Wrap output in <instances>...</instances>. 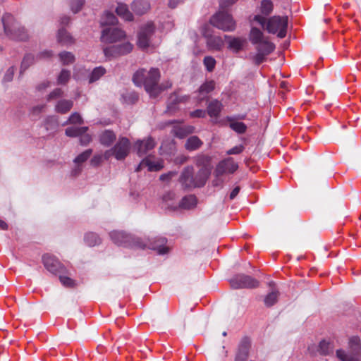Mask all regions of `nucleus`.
<instances>
[{
	"mask_svg": "<svg viewBox=\"0 0 361 361\" xmlns=\"http://www.w3.org/2000/svg\"><path fill=\"white\" fill-rule=\"evenodd\" d=\"M111 240L118 245L133 246L138 248H148L156 250L159 255H165L169 252V247L165 245L166 239L159 238L154 241L149 239L142 240L135 238L123 231H113L109 233Z\"/></svg>",
	"mask_w": 361,
	"mask_h": 361,
	"instance_id": "f257e3e1",
	"label": "nucleus"
},
{
	"mask_svg": "<svg viewBox=\"0 0 361 361\" xmlns=\"http://www.w3.org/2000/svg\"><path fill=\"white\" fill-rule=\"evenodd\" d=\"M160 71L158 68H152L149 71L144 68L137 71L133 81L137 87L144 86L145 91L151 98H157L163 91V87L159 85Z\"/></svg>",
	"mask_w": 361,
	"mask_h": 361,
	"instance_id": "f03ea898",
	"label": "nucleus"
},
{
	"mask_svg": "<svg viewBox=\"0 0 361 361\" xmlns=\"http://www.w3.org/2000/svg\"><path fill=\"white\" fill-rule=\"evenodd\" d=\"M250 42L255 45L256 53L250 54V59L255 65H259L276 48L274 43L265 37L264 33L257 27H252L249 35Z\"/></svg>",
	"mask_w": 361,
	"mask_h": 361,
	"instance_id": "7ed1b4c3",
	"label": "nucleus"
},
{
	"mask_svg": "<svg viewBox=\"0 0 361 361\" xmlns=\"http://www.w3.org/2000/svg\"><path fill=\"white\" fill-rule=\"evenodd\" d=\"M116 137H100L102 145L109 147L114 145L113 147L105 151L104 158L105 160L109 159L114 157L116 160L121 161L125 159L130 153L131 144L126 137H120L118 140Z\"/></svg>",
	"mask_w": 361,
	"mask_h": 361,
	"instance_id": "20e7f679",
	"label": "nucleus"
},
{
	"mask_svg": "<svg viewBox=\"0 0 361 361\" xmlns=\"http://www.w3.org/2000/svg\"><path fill=\"white\" fill-rule=\"evenodd\" d=\"M4 32L10 39L18 41H25L28 39L25 28L21 26L11 14L6 13L2 17Z\"/></svg>",
	"mask_w": 361,
	"mask_h": 361,
	"instance_id": "39448f33",
	"label": "nucleus"
},
{
	"mask_svg": "<svg viewBox=\"0 0 361 361\" xmlns=\"http://www.w3.org/2000/svg\"><path fill=\"white\" fill-rule=\"evenodd\" d=\"M207 180V173L204 169L199 171L195 177L193 176L192 167L188 166L182 172L180 181L185 188L202 187Z\"/></svg>",
	"mask_w": 361,
	"mask_h": 361,
	"instance_id": "423d86ee",
	"label": "nucleus"
},
{
	"mask_svg": "<svg viewBox=\"0 0 361 361\" xmlns=\"http://www.w3.org/2000/svg\"><path fill=\"white\" fill-rule=\"evenodd\" d=\"M209 23L214 27L224 32H233L236 23L232 16L227 12L219 11L210 18Z\"/></svg>",
	"mask_w": 361,
	"mask_h": 361,
	"instance_id": "0eeeda50",
	"label": "nucleus"
},
{
	"mask_svg": "<svg viewBox=\"0 0 361 361\" xmlns=\"http://www.w3.org/2000/svg\"><path fill=\"white\" fill-rule=\"evenodd\" d=\"M238 169V164L233 158L227 157L218 163L214 170V175L216 179L214 180V185L219 186L222 180L220 177L224 175L232 174Z\"/></svg>",
	"mask_w": 361,
	"mask_h": 361,
	"instance_id": "6e6552de",
	"label": "nucleus"
},
{
	"mask_svg": "<svg viewBox=\"0 0 361 361\" xmlns=\"http://www.w3.org/2000/svg\"><path fill=\"white\" fill-rule=\"evenodd\" d=\"M288 27V17L274 16L269 18L267 23L266 30L269 33L276 34L279 38H284Z\"/></svg>",
	"mask_w": 361,
	"mask_h": 361,
	"instance_id": "1a4fd4ad",
	"label": "nucleus"
},
{
	"mask_svg": "<svg viewBox=\"0 0 361 361\" xmlns=\"http://www.w3.org/2000/svg\"><path fill=\"white\" fill-rule=\"evenodd\" d=\"M202 35L209 51H221L224 47V39L220 36L215 35L207 26L202 27Z\"/></svg>",
	"mask_w": 361,
	"mask_h": 361,
	"instance_id": "9d476101",
	"label": "nucleus"
},
{
	"mask_svg": "<svg viewBox=\"0 0 361 361\" xmlns=\"http://www.w3.org/2000/svg\"><path fill=\"white\" fill-rule=\"evenodd\" d=\"M233 288H254L259 286V281L245 274H238L230 280Z\"/></svg>",
	"mask_w": 361,
	"mask_h": 361,
	"instance_id": "9b49d317",
	"label": "nucleus"
},
{
	"mask_svg": "<svg viewBox=\"0 0 361 361\" xmlns=\"http://www.w3.org/2000/svg\"><path fill=\"white\" fill-rule=\"evenodd\" d=\"M133 47L130 42H125L107 47L103 51L106 58L114 59L129 54L133 50Z\"/></svg>",
	"mask_w": 361,
	"mask_h": 361,
	"instance_id": "f8f14e48",
	"label": "nucleus"
},
{
	"mask_svg": "<svg viewBox=\"0 0 361 361\" xmlns=\"http://www.w3.org/2000/svg\"><path fill=\"white\" fill-rule=\"evenodd\" d=\"M126 33L116 27L105 28L102 32L101 40L105 43H114L126 37Z\"/></svg>",
	"mask_w": 361,
	"mask_h": 361,
	"instance_id": "ddd939ff",
	"label": "nucleus"
},
{
	"mask_svg": "<svg viewBox=\"0 0 361 361\" xmlns=\"http://www.w3.org/2000/svg\"><path fill=\"white\" fill-rule=\"evenodd\" d=\"M42 263L46 269L54 274H63L66 272L64 266L52 255L46 254L42 257Z\"/></svg>",
	"mask_w": 361,
	"mask_h": 361,
	"instance_id": "4468645a",
	"label": "nucleus"
},
{
	"mask_svg": "<svg viewBox=\"0 0 361 361\" xmlns=\"http://www.w3.org/2000/svg\"><path fill=\"white\" fill-rule=\"evenodd\" d=\"M154 30L155 27L152 23H149L141 28L138 34V45L140 47L147 48L149 46Z\"/></svg>",
	"mask_w": 361,
	"mask_h": 361,
	"instance_id": "2eb2a0df",
	"label": "nucleus"
},
{
	"mask_svg": "<svg viewBox=\"0 0 361 361\" xmlns=\"http://www.w3.org/2000/svg\"><path fill=\"white\" fill-rule=\"evenodd\" d=\"M155 146V142L152 137H148L142 140H137L135 143L134 148L139 157L146 154L149 150Z\"/></svg>",
	"mask_w": 361,
	"mask_h": 361,
	"instance_id": "dca6fc26",
	"label": "nucleus"
},
{
	"mask_svg": "<svg viewBox=\"0 0 361 361\" xmlns=\"http://www.w3.org/2000/svg\"><path fill=\"white\" fill-rule=\"evenodd\" d=\"M144 167H147L149 171H157L164 167L163 161L153 160L151 157L143 159L136 168V171H140Z\"/></svg>",
	"mask_w": 361,
	"mask_h": 361,
	"instance_id": "f3484780",
	"label": "nucleus"
},
{
	"mask_svg": "<svg viewBox=\"0 0 361 361\" xmlns=\"http://www.w3.org/2000/svg\"><path fill=\"white\" fill-rule=\"evenodd\" d=\"M171 128V132L173 135H188L195 133V128L191 126L185 125L183 123H172L170 126Z\"/></svg>",
	"mask_w": 361,
	"mask_h": 361,
	"instance_id": "a211bd4d",
	"label": "nucleus"
},
{
	"mask_svg": "<svg viewBox=\"0 0 361 361\" xmlns=\"http://www.w3.org/2000/svg\"><path fill=\"white\" fill-rule=\"evenodd\" d=\"M250 348V340L247 338H243L238 345L235 361H246L248 357Z\"/></svg>",
	"mask_w": 361,
	"mask_h": 361,
	"instance_id": "6ab92c4d",
	"label": "nucleus"
},
{
	"mask_svg": "<svg viewBox=\"0 0 361 361\" xmlns=\"http://www.w3.org/2000/svg\"><path fill=\"white\" fill-rule=\"evenodd\" d=\"M224 37L228 40V48L235 53L241 50L246 44L244 37H234L230 35H225Z\"/></svg>",
	"mask_w": 361,
	"mask_h": 361,
	"instance_id": "aec40b11",
	"label": "nucleus"
},
{
	"mask_svg": "<svg viewBox=\"0 0 361 361\" xmlns=\"http://www.w3.org/2000/svg\"><path fill=\"white\" fill-rule=\"evenodd\" d=\"M150 8V4L147 0H135L132 4V9L137 15H143Z\"/></svg>",
	"mask_w": 361,
	"mask_h": 361,
	"instance_id": "412c9836",
	"label": "nucleus"
},
{
	"mask_svg": "<svg viewBox=\"0 0 361 361\" xmlns=\"http://www.w3.org/2000/svg\"><path fill=\"white\" fill-rule=\"evenodd\" d=\"M222 104L217 99L211 101L207 106V114L212 118H217L222 109Z\"/></svg>",
	"mask_w": 361,
	"mask_h": 361,
	"instance_id": "4be33fe9",
	"label": "nucleus"
},
{
	"mask_svg": "<svg viewBox=\"0 0 361 361\" xmlns=\"http://www.w3.org/2000/svg\"><path fill=\"white\" fill-rule=\"evenodd\" d=\"M56 37L58 42L64 46L71 45L74 42L73 37L64 28L58 30Z\"/></svg>",
	"mask_w": 361,
	"mask_h": 361,
	"instance_id": "5701e85b",
	"label": "nucleus"
},
{
	"mask_svg": "<svg viewBox=\"0 0 361 361\" xmlns=\"http://www.w3.org/2000/svg\"><path fill=\"white\" fill-rule=\"evenodd\" d=\"M229 127L238 134L244 133L246 131L247 126L243 122L238 121L235 117H228Z\"/></svg>",
	"mask_w": 361,
	"mask_h": 361,
	"instance_id": "b1692460",
	"label": "nucleus"
},
{
	"mask_svg": "<svg viewBox=\"0 0 361 361\" xmlns=\"http://www.w3.org/2000/svg\"><path fill=\"white\" fill-rule=\"evenodd\" d=\"M197 204V200L196 197L190 195L182 198L181 201L178 205V208L180 207L184 209H192L196 207Z\"/></svg>",
	"mask_w": 361,
	"mask_h": 361,
	"instance_id": "393cba45",
	"label": "nucleus"
},
{
	"mask_svg": "<svg viewBox=\"0 0 361 361\" xmlns=\"http://www.w3.org/2000/svg\"><path fill=\"white\" fill-rule=\"evenodd\" d=\"M116 12L118 16L123 18L125 20L131 21L133 19L132 13L128 10V6L125 4H118Z\"/></svg>",
	"mask_w": 361,
	"mask_h": 361,
	"instance_id": "a878e982",
	"label": "nucleus"
},
{
	"mask_svg": "<svg viewBox=\"0 0 361 361\" xmlns=\"http://www.w3.org/2000/svg\"><path fill=\"white\" fill-rule=\"evenodd\" d=\"M73 106V102L70 99H61L56 106L55 111L59 114H66L68 112Z\"/></svg>",
	"mask_w": 361,
	"mask_h": 361,
	"instance_id": "bb28decb",
	"label": "nucleus"
},
{
	"mask_svg": "<svg viewBox=\"0 0 361 361\" xmlns=\"http://www.w3.org/2000/svg\"><path fill=\"white\" fill-rule=\"evenodd\" d=\"M214 87L215 83L213 80L203 83L198 90L199 100H203L209 92L214 90Z\"/></svg>",
	"mask_w": 361,
	"mask_h": 361,
	"instance_id": "cd10ccee",
	"label": "nucleus"
},
{
	"mask_svg": "<svg viewBox=\"0 0 361 361\" xmlns=\"http://www.w3.org/2000/svg\"><path fill=\"white\" fill-rule=\"evenodd\" d=\"M279 295V292L276 289H273L271 291L268 293L264 298V303L265 306L269 307L274 305L278 301Z\"/></svg>",
	"mask_w": 361,
	"mask_h": 361,
	"instance_id": "c85d7f7f",
	"label": "nucleus"
},
{
	"mask_svg": "<svg viewBox=\"0 0 361 361\" xmlns=\"http://www.w3.org/2000/svg\"><path fill=\"white\" fill-rule=\"evenodd\" d=\"M176 195L173 192H169L166 193L163 197V201L166 204V207L171 210H176L178 209V205L173 201L175 199Z\"/></svg>",
	"mask_w": 361,
	"mask_h": 361,
	"instance_id": "c756f323",
	"label": "nucleus"
},
{
	"mask_svg": "<svg viewBox=\"0 0 361 361\" xmlns=\"http://www.w3.org/2000/svg\"><path fill=\"white\" fill-rule=\"evenodd\" d=\"M106 73V70L102 66L96 67L93 69L89 76V83H92L98 80Z\"/></svg>",
	"mask_w": 361,
	"mask_h": 361,
	"instance_id": "7c9ffc66",
	"label": "nucleus"
},
{
	"mask_svg": "<svg viewBox=\"0 0 361 361\" xmlns=\"http://www.w3.org/2000/svg\"><path fill=\"white\" fill-rule=\"evenodd\" d=\"M84 240L86 244L89 246H95L101 243V238L99 235L92 232L86 233Z\"/></svg>",
	"mask_w": 361,
	"mask_h": 361,
	"instance_id": "2f4dec72",
	"label": "nucleus"
},
{
	"mask_svg": "<svg viewBox=\"0 0 361 361\" xmlns=\"http://www.w3.org/2000/svg\"><path fill=\"white\" fill-rule=\"evenodd\" d=\"M122 102L126 104H133L138 100V95L135 92H126L121 95Z\"/></svg>",
	"mask_w": 361,
	"mask_h": 361,
	"instance_id": "473e14b6",
	"label": "nucleus"
},
{
	"mask_svg": "<svg viewBox=\"0 0 361 361\" xmlns=\"http://www.w3.org/2000/svg\"><path fill=\"white\" fill-rule=\"evenodd\" d=\"M35 62V56L31 54L25 55L20 65V73L23 74Z\"/></svg>",
	"mask_w": 361,
	"mask_h": 361,
	"instance_id": "72a5a7b5",
	"label": "nucleus"
},
{
	"mask_svg": "<svg viewBox=\"0 0 361 361\" xmlns=\"http://www.w3.org/2000/svg\"><path fill=\"white\" fill-rule=\"evenodd\" d=\"M117 22V18L115 15L109 11H106L103 16L101 18V25H114Z\"/></svg>",
	"mask_w": 361,
	"mask_h": 361,
	"instance_id": "f704fd0d",
	"label": "nucleus"
},
{
	"mask_svg": "<svg viewBox=\"0 0 361 361\" xmlns=\"http://www.w3.org/2000/svg\"><path fill=\"white\" fill-rule=\"evenodd\" d=\"M336 357L341 361H360L357 356L348 354L341 349L336 350Z\"/></svg>",
	"mask_w": 361,
	"mask_h": 361,
	"instance_id": "c9c22d12",
	"label": "nucleus"
},
{
	"mask_svg": "<svg viewBox=\"0 0 361 361\" xmlns=\"http://www.w3.org/2000/svg\"><path fill=\"white\" fill-rule=\"evenodd\" d=\"M202 142L198 137H189L188 139L185 147L189 150H195L198 149Z\"/></svg>",
	"mask_w": 361,
	"mask_h": 361,
	"instance_id": "e433bc0d",
	"label": "nucleus"
},
{
	"mask_svg": "<svg viewBox=\"0 0 361 361\" xmlns=\"http://www.w3.org/2000/svg\"><path fill=\"white\" fill-rule=\"evenodd\" d=\"M87 127L73 126L66 130V135H83L87 130Z\"/></svg>",
	"mask_w": 361,
	"mask_h": 361,
	"instance_id": "4c0bfd02",
	"label": "nucleus"
},
{
	"mask_svg": "<svg viewBox=\"0 0 361 361\" xmlns=\"http://www.w3.org/2000/svg\"><path fill=\"white\" fill-rule=\"evenodd\" d=\"M59 58L63 65L73 63L75 61L74 55L69 51H62L59 54Z\"/></svg>",
	"mask_w": 361,
	"mask_h": 361,
	"instance_id": "58836bf2",
	"label": "nucleus"
},
{
	"mask_svg": "<svg viewBox=\"0 0 361 361\" xmlns=\"http://www.w3.org/2000/svg\"><path fill=\"white\" fill-rule=\"evenodd\" d=\"M179 104L178 95L176 93L172 94L169 98V102L167 105V111L173 112L176 110V105Z\"/></svg>",
	"mask_w": 361,
	"mask_h": 361,
	"instance_id": "ea45409f",
	"label": "nucleus"
},
{
	"mask_svg": "<svg viewBox=\"0 0 361 361\" xmlns=\"http://www.w3.org/2000/svg\"><path fill=\"white\" fill-rule=\"evenodd\" d=\"M92 153V150L91 149H88L85 152H82L79 155H78L73 160L75 164H81L83 162L86 161Z\"/></svg>",
	"mask_w": 361,
	"mask_h": 361,
	"instance_id": "a19ab883",
	"label": "nucleus"
},
{
	"mask_svg": "<svg viewBox=\"0 0 361 361\" xmlns=\"http://www.w3.org/2000/svg\"><path fill=\"white\" fill-rule=\"evenodd\" d=\"M319 350L322 355H329L333 351V345L329 342L322 341L319 345Z\"/></svg>",
	"mask_w": 361,
	"mask_h": 361,
	"instance_id": "79ce46f5",
	"label": "nucleus"
},
{
	"mask_svg": "<svg viewBox=\"0 0 361 361\" xmlns=\"http://www.w3.org/2000/svg\"><path fill=\"white\" fill-rule=\"evenodd\" d=\"M273 10V4L270 0H263L261 3V12L265 15H269Z\"/></svg>",
	"mask_w": 361,
	"mask_h": 361,
	"instance_id": "37998d69",
	"label": "nucleus"
},
{
	"mask_svg": "<svg viewBox=\"0 0 361 361\" xmlns=\"http://www.w3.org/2000/svg\"><path fill=\"white\" fill-rule=\"evenodd\" d=\"M71 77V72L68 70L63 69L57 78L59 84H66Z\"/></svg>",
	"mask_w": 361,
	"mask_h": 361,
	"instance_id": "c03bdc74",
	"label": "nucleus"
},
{
	"mask_svg": "<svg viewBox=\"0 0 361 361\" xmlns=\"http://www.w3.org/2000/svg\"><path fill=\"white\" fill-rule=\"evenodd\" d=\"M15 71H16V67L14 66L9 67L6 70V71L3 77L2 82H9L12 81Z\"/></svg>",
	"mask_w": 361,
	"mask_h": 361,
	"instance_id": "a18cd8bd",
	"label": "nucleus"
},
{
	"mask_svg": "<svg viewBox=\"0 0 361 361\" xmlns=\"http://www.w3.org/2000/svg\"><path fill=\"white\" fill-rule=\"evenodd\" d=\"M203 62L208 71L211 72L214 70L216 65V61L212 56H205Z\"/></svg>",
	"mask_w": 361,
	"mask_h": 361,
	"instance_id": "49530a36",
	"label": "nucleus"
},
{
	"mask_svg": "<svg viewBox=\"0 0 361 361\" xmlns=\"http://www.w3.org/2000/svg\"><path fill=\"white\" fill-rule=\"evenodd\" d=\"M63 92L61 88H56L48 94L47 100L51 101L52 99L60 98L63 96Z\"/></svg>",
	"mask_w": 361,
	"mask_h": 361,
	"instance_id": "de8ad7c7",
	"label": "nucleus"
},
{
	"mask_svg": "<svg viewBox=\"0 0 361 361\" xmlns=\"http://www.w3.org/2000/svg\"><path fill=\"white\" fill-rule=\"evenodd\" d=\"M85 3V0H71V8L73 13H78Z\"/></svg>",
	"mask_w": 361,
	"mask_h": 361,
	"instance_id": "09e8293b",
	"label": "nucleus"
},
{
	"mask_svg": "<svg viewBox=\"0 0 361 361\" xmlns=\"http://www.w3.org/2000/svg\"><path fill=\"white\" fill-rule=\"evenodd\" d=\"M360 345V339L358 336H352L349 339V346L353 350H357Z\"/></svg>",
	"mask_w": 361,
	"mask_h": 361,
	"instance_id": "8fccbe9b",
	"label": "nucleus"
},
{
	"mask_svg": "<svg viewBox=\"0 0 361 361\" xmlns=\"http://www.w3.org/2000/svg\"><path fill=\"white\" fill-rule=\"evenodd\" d=\"M73 123V124H77V123L80 124V123H82V118L79 113L74 112L69 116L68 120L66 121V123Z\"/></svg>",
	"mask_w": 361,
	"mask_h": 361,
	"instance_id": "3c124183",
	"label": "nucleus"
},
{
	"mask_svg": "<svg viewBox=\"0 0 361 361\" xmlns=\"http://www.w3.org/2000/svg\"><path fill=\"white\" fill-rule=\"evenodd\" d=\"M59 279L61 283L66 287H73L75 285V282L71 278L66 276L62 275V274H59Z\"/></svg>",
	"mask_w": 361,
	"mask_h": 361,
	"instance_id": "603ef678",
	"label": "nucleus"
},
{
	"mask_svg": "<svg viewBox=\"0 0 361 361\" xmlns=\"http://www.w3.org/2000/svg\"><path fill=\"white\" fill-rule=\"evenodd\" d=\"M245 149V145L241 144L237 146H235L230 149L227 150L226 152V154L227 155H232V154H240Z\"/></svg>",
	"mask_w": 361,
	"mask_h": 361,
	"instance_id": "864d4df0",
	"label": "nucleus"
},
{
	"mask_svg": "<svg viewBox=\"0 0 361 361\" xmlns=\"http://www.w3.org/2000/svg\"><path fill=\"white\" fill-rule=\"evenodd\" d=\"M103 159H104V154H95L91 159V164L95 166H98L102 163Z\"/></svg>",
	"mask_w": 361,
	"mask_h": 361,
	"instance_id": "5fc2aeb1",
	"label": "nucleus"
},
{
	"mask_svg": "<svg viewBox=\"0 0 361 361\" xmlns=\"http://www.w3.org/2000/svg\"><path fill=\"white\" fill-rule=\"evenodd\" d=\"M206 111L203 109H197L190 112V116L194 118H204L206 116Z\"/></svg>",
	"mask_w": 361,
	"mask_h": 361,
	"instance_id": "6e6d98bb",
	"label": "nucleus"
},
{
	"mask_svg": "<svg viewBox=\"0 0 361 361\" xmlns=\"http://www.w3.org/2000/svg\"><path fill=\"white\" fill-rule=\"evenodd\" d=\"M254 20L257 22L263 27H267V23L268 20H267L264 17L259 15H257L254 17Z\"/></svg>",
	"mask_w": 361,
	"mask_h": 361,
	"instance_id": "4d7b16f0",
	"label": "nucleus"
},
{
	"mask_svg": "<svg viewBox=\"0 0 361 361\" xmlns=\"http://www.w3.org/2000/svg\"><path fill=\"white\" fill-rule=\"evenodd\" d=\"M53 55V52L51 51L45 50L42 52H40L37 55V58L39 59H44V58H49Z\"/></svg>",
	"mask_w": 361,
	"mask_h": 361,
	"instance_id": "13d9d810",
	"label": "nucleus"
},
{
	"mask_svg": "<svg viewBox=\"0 0 361 361\" xmlns=\"http://www.w3.org/2000/svg\"><path fill=\"white\" fill-rule=\"evenodd\" d=\"M176 173L169 172L168 173H164L160 176L159 179L162 181H166L171 178L173 176H174Z\"/></svg>",
	"mask_w": 361,
	"mask_h": 361,
	"instance_id": "bf43d9fd",
	"label": "nucleus"
},
{
	"mask_svg": "<svg viewBox=\"0 0 361 361\" xmlns=\"http://www.w3.org/2000/svg\"><path fill=\"white\" fill-rule=\"evenodd\" d=\"M45 107V104L37 105L32 108V112L34 114H39L40 112H42L44 110Z\"/></svg>",
	"mask_w": 361,
	"mask_h": 361,
	"instance_id": "052dcab7",
	"label": "nucleus"
},
{
	"mask_svg": "<svg viewBox=\"0 0 361 361\" xmlns=\"http://www.w3.org/2000/svg\"><path fill=\"white\" fill-rule=\"evenodd\" d=\"M237 0H220V6L222 8L229 6L234 4Z\"/></svg>",
	"mask_w": 361,
	"mask_h": 361,
	"instance_id": "680f3d73",
	"label": "nucleus"
},
{
	"mask_svg": "<svg viewBox=\"0 0 361 361\" xmlns=\"http://www.w3.org/2000/svg\"><path fill=\"white\" fill-rule=\"evenodd\" d=\"M240 190V188L239 186L235 187L230 193V195H229L230 199L233 200L238 195Z\"/></svg>",
	"mask_w": 361,
	"mask_h": 361,
	"instance_id": "e2e57ef3",
	"label": "nucleus"
},
{
	"mask_svg": "<svg viewBox=\"0 0 361 361\" xmlns=\"http://www.w3.org/2000/svg\"><path fill=\"white\" fill-rule=\"evenodd\" d=\"M183 0H169V6L171 8H176L178 4L183 3Z\"/></svg>",
	"mask_w": 361,
	"mask_h": 361,
	"instance_id": "0e129e2a",
	"label": "nucleus"
},
{
	"mask_svg": "<svg viewBox=\"0 0 361 361\" xmlns=\"http://www.w3.org/2000/svg\"><path fill=\"white\" fill-rule=\"evenodd\" d=\"M91 142V137H80V142L82 145H87Z\"/></svg>",
	"mask_w": 361,
	"mask_h": 361,
	"instance_id": "69168bd1",
	"label": "nucleus"
},
{
	"mask_svg": "<svg viewBox=\"0 0 361 361\" xmlns=\"http://www.w3.org/2000/svg\"><path fill=\"white\" fill-rule=\"evenodd\" d=\"M75 167L73 169L72 173L74 176L79 174L82 170L80 164H75Z\"/></svg>",
	"mask_w": 361,
	"mask_h": 361,
	"instance_id": "338daca9",
	"label": "nucleus"
},
{
	"mask_svg": "<svg viewBox=\"0 0 361 361\" xmlns=\"http://www.w3.org/2000/svg\"><path fill=\"white\" fill-rule=\"evenodd\" d=\"M70 21V18L68 16H63L60 19L61 24L67 25Z\"/></svg>",
	"mask_w": 361,
	"mask_h": 361,
	"instance_id": "774afa93",
	"label": "nucleus"
}]
</instances>
